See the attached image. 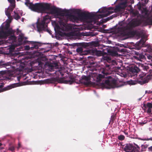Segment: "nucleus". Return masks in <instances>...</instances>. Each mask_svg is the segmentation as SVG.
Wrapping results in <instances>:
<instances>
[{
  "mask_svg": "<svg viewBox=\"0 0 152 152\" xmlns=\"http://www.w3.org/2000/svg\"><path fill=\"white\" fill-rule=\"evenodd\" d=\"M103 81L102 86L107 88H118L122 86L121 83H120V84L118 85V81L113 80L109 77L108 78H105Z\"/></svg>",
  "mask_w": 152,
  "mask_h": 152,
  "instance_id": "obj_4",
  "label": "nucleus"
},
{
  "mask_svg": "<svg viewBox=\"0 0 152 152\" xmlns=\"http://www.w3.org/2000/svg\"><path fill=\"white\" fill-rule=\"evenodd\" d=\"M147 50L148 51H149L151 53H152V49L151 47H149Z\"/></svg>",
  "mask_w": 152,
  "mask_h": 152,
  "instance_id": "obj_19",
  "label": "nucleus"
},
{
  "mask_svg": "<svg viewBox=\"0 0 152 152\" xmlns=\"http://www.w3.org/2000/svg\"><path fill=\"white\" fill-rule=\"evenodd\" d=\"M30 49V47L29 46H26L25 47V49L26 50H28Z\"/></svg>",
  "mask_w": 152,
  "mask_h": 152,
  "instance_id": "obj_23",
  "label": "nucleus"
},
{
  "mask_svg": "<svg viewBox=\"0 0 152 152\" xmlns=\"http://www.w3.org/2000/svg\"><path fill=\"white\" fill-rule=\"evenodd\" d=\"M18 148H19L20 147V143H19L18 144Z\"/></svg>",
  "mask_w": 152,
  "mask_h": 152,
  "instance_id": "obj_27",
  "label": "nucleus"
},
{
  "mask_svg": "<svg viewBox=\"0 0 152 152\" xmlns=\"http://www.w3.org/2000/svg\"><path fill=\"white\" fill-rule=\"evenodd\" d=\"M150 72V74H148V75L149 76H150L151 77H151L152 76V70H150L149 71Z\"/></svg>",
  "mask_w": 152,
  "mask_h": 152,
  "instance_id": "obj_20",
  "label": "nucleus"
},
{
  "mask_svg": "<svg viewBox=\"0 0 152 152\" xmlns=\"http://www.w3.org/2000/svg\"><path fill=\"white\" fill-rule=\"evenodd\" d=\"M24 18H22V22H23V21H24Z\"/></svg>",
  "mask_w": 152,
  "mask_h": 152,
  "instance_id": "obj_29",
  "label": "nucleus"
},
{
  "mask_svg": "<svg viewBox=\"0 0 152 152\" xmlns=\"http://www.w3.org/2000/svg\"><path fill=\"white\" fill-rule=\"evenodd\" d=\"M48 32L50 34H51L50 32V31L48 30Z\"/></svg>",
  "mask_w": 152,
  "mask_h": 152,
  "instance_id": "obj_28",
  "label": "nucleus"
},
{
  "mask_svg": "<svg viewBox=\"0 0 152 152\" xmlns=\"http://www.w3.org/2000/svg\"><path fill=\"white\" fill-rule=\"evenodd\" d=\"M145 72H141L139 75V78L137 81L141 84L147 83L148 80L151 79V77L148 75L146 76Z\"/></svg>",
  "mask_w": 152,
  "mask_h": 152,
  "instance_id": "obj_6",
  "label": "nucleus"
},
{
  "mask_svg": "<svg viewBox=\"0 0 152 152\" xmlns=\"http://www.w3.org/2000/svg\"><path fill=\"white\" fill-rule=\"evenodd\" d=\"M124 150L126 152H138L139 151L140 148L136 144H129L125 146Z\"/></svg>",
  "mask_w": 152,
  "mask_h": 152,
  "instance_id": "obj_7",
  "label": "nucleus"
},
{
  "mask_svg": "<svg viewBox=\"0 0 152 152\" xmlns=\"http://www.w3.org/2000/svg\"><path fill=\"white\" fill-rule=\"evenodd\" d=\"M118 139L120 140H123L124 139V135H120L118 137Z\"/></svg>",
  "mask_w": 152,
  "mask_h": 152,
  "instance_id": "obj_18",
  "label": "nucleus"
},
{
  "mask_svg": "<svg viewBox=\"0 0 152 152\" xmlns=\"http://www.w3.org/2000/svg\"><path fill=\"white\" fill-rule=\"evenodd\" d=\"M148 12L145 9H144V11L142 12V18H145L147 21H151L152 20V17H150V15L148 14Z\"/></svg>",
  "mask_w": 152,
  "mask_h": 152,
  "instance_id": "obj_10",
  "label": "nucleus"
},
{
  "mask_svg": "<svg viewBox=\"0 0 152 152\" xmlns=\"http://www.w3.org/2000/svg\"><path fill=\"white\" fill-rule=\"evenodd\" d=\"M145 3H146L149 0H145Z\"/></svg>",
  "mask_w": 152,
  "mask_h": 152,
  "instance_id": "obj_26",
  "label": "nucleus"
},
{
  "mask_svg": "<svg viewBox=\"0 0 152 152\" xmlns=\"http://www.w3.org/2000/svg\"><path fill=\"white\" fill-rule=\"evenodd\" d=\"M77 52H81L82 51V50L81 48H79L77 49Z\"/></svg>",
  "mask_w": 152,
  "mask_h": 152,
  "instance_id": "obj_21",
  "label": "nucleus"
},
{
  "mask_svg": "<svg viewBox=\"0 0 152 152\" xmlns=\"http://www.w3.org/2000/svg\"><path fill=\"white\" fill-rule=\"evenodd\" d=\"M50 20V18L48 15L44 17L41 22L40 21L39 19H38L36 24L37 31H40L46 29L47 26V24L49 23Z\"/></svg>",
  "mask_w": 152,
  "mask_h": 152,
  "instance_id": "obj_5",
  "label": "nucleus"
},
{
  "mask_svg": "<svg viewBox=\"0 0 152 152\" xmlns=\"http://www.w3.org/2000/svg\"><path fill=\"white\" fill-rule=\"evenodd\" d=\"M141 23L140 20H133L132 22L130 27H129V26H127L126 23L123 22L119 23L117 26V29L115 30V33L117 34L119 36L124 37L128 35V31L130 28L132 27H134L139 25Z\"/></svg>",
  "mask_w": 152,
  "mask_h": 152,
  "instance_id": "obj_2",
  "label": "nucleus"
},
{
  "mask_svg": "<svg viewBox=\"0 0 152 152\" xmlns=\"http://www.w3.org/2000/svg\"><path fill=\"white\" fill-rule=\"evenodd\" d=\"M10 150H11V151H14V148L13 147H12L10 148Z\"/></svg>",
  "mask_w": 152,
  "mask_h": 152,
  "instance_id": "obj_25",
  "label": "nucleus"
},
{
  "mask_svg": "<svg viewBox=\"0 0 152 152\" xmlns=\"http://www.w3.org/2000/svg\"><path fill=\"white\" fill-rule=\"evenodd\" d=\"M67 15H64L61 16L60 18V20L59 22V25L54 22L53 25L54 26V29L59 32H61L62 31H67L72 29L70 25L67 24L66 21L68 20Z\"/></svg>",
  "mask_w": 152,
  "mask_h": 152,
  "instance_id": "obj_3",
  "label": "nucleus"
},
{
  "mask_svg": "<svg viewBox=\"0 0 152 152\" xmlns=\"http://www.w3.org/2000/svg\"><path fill=\"white\" fill-rule=\"evenodd\" d=\"M128 84L131 85H134L136 84V82L134 81L130 80L128 82Z\"/></svg>",
  "mask_w": 152,
  "mask_h": 152,
  "instance_id": "obj_17",
  "label": "nucleus"
},
{
  "mask_svg": "<svg viewBox=\"0 0 152 152\" xmlns=\"http://www.w3.org/2000/svg\"><path fill=\"white\" fill-rule=\"evenodd\" d=\"M25 4L32 11L38 12H46L47 11L55 16H58L60 13L61 9L54 6H52L48 3H36L33 4L29 0H26Z\"/></svg>",
  "mask_w": 152,
  "mask_h": 152,
  "instance_id": "obj_1",
  "label": "nucleus"
},
{
  "mask_svg": "<svg viewBox=\"0 0 152 152\" xmlns=\"http://www.w3.org/2000/svg\"><path fill=\"white\" fill-rule=\"evenodd\" d=\"M139 66L140 67H141L144 70L147 71L148 69V67L146 64L144 65L140 64L139 65Z\"/></svg>",
  "mask_w": 152,
  "mask_h": 152,
  "instance_id": "obj_13",
  "label": "nucleus"
},
{
  "mask_svg": "<svg viewBox=\"0 0 152 152\" xmlns=\"http://www.w3.org/2000/svg\"><path fill=\"white\" fill-rule=\"evenodd\" d=\"M146 41L145 39H142L140 40L139 45L140 46L143 47V44Z\"/></svg>",
  "mask_w": 152,
  "mask_h": 152,
  "instance_id": "obj_16",
  "label": "nucleus"
},
{
  "mask_svg": "<svg viewBox=\"0 0 152 152\" xmlns=\"http://www.w3.org/2000/svg\"><path fill=\"white\" fill-rule=\"evenodd\" d=\"M1 145V143H0V146Z\"/></svg>",
  "mask_w": 152,
  "mask_h": 152,
  "instance_id": "obj_31",
  "label": "nucleus"
},
{
  "mask_svg": "<svg viewBox=\"0 0 152 152\" xmlns=\"http://www.w3.org/2000/svg\"><path fill=\"white\" fill-rule=\"evenodd\" d=\"M105 78V76L101 74H99L98 76V77L97 79V80L98 81H100L102 80L103 78Z\"/></svg>",
  "mask_w": 152,
  "mask_h": 152,
  "instance_id": "obj_15",
  "label": "nucleus"
},
{
  "mask_svg": "<svg viewBox=\"0 0 152 152\" xmlns=\"http://www.w3.org/2000/svg\"><path fill=\"white\" fill-rule=\"evenodd\" d=\"M151 148H152V147H150V148H149V149H151Z\"/></svg>",
  "mask_w": 152,
  "mask_h": 152,
  "instance_id": "obj_30",
  "label": "nucleus"
},
{
  "mask_svg": "<svg viewBox=\"0 0 152 152\" xmlns=\"http://www.w3.org/2000/svg\"><path fill=\"white\" fill-rule=\"evenodd\" d=\"M146 93H152V91H145Z\"/></svg>",
  "mask_w": 152,
  "mask_h": 152,
  "instance_id": "obj_24",
  "label": "nucleus"
},
{
  "mask_svg": "<svg viewBox=\"0 0 152 152\" xmlns=\"http://www.w3.org/2000/svg\"><path fill=\"white\" fill-rule=\"evenodd\" d=\"M147 58L148 59H152V56L150 55H148L147 56Z\"/></svg>",
  "mask_w": 152,
  "mask_h": 152,
  "instance_id": "obj_22",
  "label": "nucleus"
},
{
  "mask_svg": "<svg viewBox=\"0 0 152 152\" xmlns=\"http://www.w3.org/2000/svg\"><path fill=\"white\" fill-rule=\"evenodd\" d=\"M59 72H60L59 71H58V73Z\"/></svg>",
  "mask_w": 152,
  "mask_h": 152,
  "instance_id": "obj_32",
  "label": "nucleus"
},
{
  "mask_svg": "<svg viewBox=\"0 0 152 152\" xmlns=\"http://www.w3.org/2000/svg\"><path fill=\"white\" fill-rule=\"evenodd\" d=\"M14 14L13 15V17L16 20H18L20 18V15L21 16L22 15V11L19 10L18 9H16L15 11H14Z\"/></svg>",
  "mask_w": 152,
  "mask_h": 152,
  "instance_id": "obj_11",
  "label": "nucleus"
},
{
  "mask_svg": "<svg viewBox=\"0 0 152 152\" xmlns=\"http://www.w3.org/2000/svg\"><path fill=\"white\" fill-rule=\"evenodd\" d=\"M130 71L132 73L136 75V74L140 71L139 69L136 66H134L133 68H132L130 69Z\"/></svg>",
  "mask_w": 152,
  "mask_h": 152,
  "instance_id": "obj_12",
  "label": "nucleus"
},
{
  "mask_svg": "<svg viewBox=\"0 0 152 152\" xmlns=\"http://www.w3.org/2000/svg\"><path fill=\"white\" fill-rule=\"evenodd\" d=\"M24 85V84H23V83H17L13 84L10 85L9 86H7L6 88H4L3 90L0 89V93L7 90L11 89L12 88L22 86Z\"/></svg>",
  "mask_w": 152,
  "mask_h": 152,
  "instance_id": "obj_9",
  "label": "nucleus"
},
{
  "mask_svg": "<svg viewBox=\"0 0 152 152\" xmlns=\"http://www.w3.org/2000/svg\"><path fill=\"white\" fill-rule=\"evenodd\" d=\"M24 39L23 35L19 36L18 38V45H12L11 46H9L7 48L8 49V52L10 53H11L15 48V47L19 45L22 44H24L26 43V41L24 40Z\"/></svg>",
  "mask_w": 152,
  "mask_h": 152,
  "instance_id": "obj_8",
  "label": "nucleus"
},
{
  "mask_svg": "<svg viewBox=\"0 0 152 152\" xmlns=\"http://www.w3.org/2000/svg\"><path fill=\"white\" fill-rule=\"evenodd\" d=\"M147 106L148 108V112H151V109L152 108V103H148L147 104Z\"/></svg>",
  "mask_w": 152,
  "mask_h": 152,
  "instance_id": "obj_14",
  "label": "nucleus"
}]
</instances>
